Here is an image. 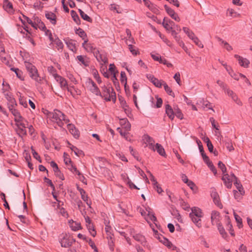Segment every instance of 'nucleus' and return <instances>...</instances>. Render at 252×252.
I'll list each match as a JSON object with an SVG mask.
<instances>
[{
    "label": "nucleus",
    "instance_id": "nucleus-1",
    "mask_svg": "<svg viewBox=\"0 0 252 252\" xmlns=\"http://www.w3.org/2000/svg\"><path fill=\"white\" fill-rule=\"evenodd\" d=\"M46 115L49 120L56 123L60 127H63V122L65 123L69 122V120L66 119L65 115L59 110H55L53 112H47Z\"/></svg>",
    "mask_w": 252,
    "mask_h": 252
},
{
    "label": "nucleus",
    "instance_id": "nucleus-2",
    "mask_svg": "<svg viewBox=\"0 0 252 252\" xmlns=\"http://www.w3.org/2000/svg\"><path fill=\"white\" fill-rule=\"evenodd\" d=\"M14 120L16 123L15 129L17 133L21 137L26 135V128L27 126H28V122L27 120L21 116L15 119Z\"/></svg>",
    "mask_w": 252,
    "mask_h": 252
},
{
    "label": "nucleus",
    "instance_id": "nucleus-3",
    "mask_svg": "<svg viewBox=\"0 0 252 252\" xmlns=\"http://www.w3.org/2000/svg\"><path fill=\"white\" fill-rule=\"evenodd\" d=\"M217 83L222 89L225 94L231 97L233 101L238 105L241 106L242 105V102L239 99L237 95L229 88L226 84L220 80H218Z\"/></svg>",
    "mask_w": 252,
    "mask_h": 252
},
{
    "label": "nucleus",
    "instance_id": "nucleus-4",
    "mask_svg": "<svg viewBox=\"0 0 252 252\" xmlns=\"http://www.w3.org/2000/svg\"><path fill=\"white\" fill-rule=\"evenodd\" d=\"M102 92L99 96L103 98L106 101L111 100L115 102L116 99V93L113 88L106 87L105 85L101 87Z\"/></svg>",
    "mask_w": 252,
    "mask_h": 252
},
{
    "label": "nucleus",
    "instance_id": "nucleus-5",
    "mask_svg": "<svg viewBox=\"0 0 252 252\" xmlns=\"http://www.w3.org/2000/svg\"><path fill=\"white\" fill-rule=\"evenodd\" d=\"M25 65L29 72V76L35 82L40 83L42 80L39 76L37 68L34 65L29 62H25Z\"/></svg>",
    "mask_w": 252,
    "mask_h": 252
},
{
    "label": "nucleus",
    "instance_id": "nucleus-6",
    "mask_svg": "<svg viewBox=\"0 0 252 252\" xmlns=\"http://www.w3.org/2000/svg\"><path fill=\"white\" fill-rule=\"evenodd\" d=\"M94 55L97 61L100 63H102V64H105L108 63L107 54L104 51L96 50L95 52H94Z\"/></svg>",
    "mask_w": 252,
    "mask_h": 252
},
{
    "label": "nucleus",
    "instance_id": "nucleus-7",
    "mask_svg": "<svg viewBox=\"0 0 252 252\" xmlns=\"http://www.w3.org/2000/svg\"><path fill=\"white\" fill-rule=\"evenodd\" d=\"M155 237L168 248L172 249V250L176 248V247L173 246L172 244L167 239L162 235L159 234L157 231L155 232Z\"/></svg>",
    "mask_w": 252,
    "mask_h": 252
},
{
    "label": "nucleus",
    "instance_id": "nucleus-8",
    "mask_svg": "<svg viewBox=\"0 0 252 252\" xmlns=\"http://www.w3.org/2000/svg\"><path fill=\"white\" fill-rule=\"evenodd\" d=\"M3 88L2 89V93L4 95L5 98L7 100H11L12 102H14V98L13 97V95L12 94L9 92L10 90V86L8 84H5L3 82L2 83Z\"/></svg>",
    "mask_w": 252,
    "mask_h": 252
},
{
    "label": "nucleus",
    "instance_id": "nucleus-9",
    "mask_svg": "<svg viewBox=\"0 0 252 252\" xmlns=\"http://www.w3.org/2000/svg\"><path fill=\"white\" fill-rule=\"evenodd\" d=\"M232 174L233 173L229 175L227 173L224 174L221 178L224 184L228 189H230L231 188L232 182L235 180L233 178Z\"/></svg>",
    "mask_w": 252,
    "mask_h": 252
},
{
    "label": "nucleus",
    "instance_id": "nucleus-10",
    "mask_svg": "<svg viewBox=\"0 0 252 252\" xmlns=\"http://www.w3.org/2000/svg\"><path fill=\"white\" fill-rule=\"evenodd\" d=\"M130 234L132 236L133 238L137 242L140 243L142 245H145L146 243V241L145 237L140 233L135 234L134 230L130 229Z\"/></svg>",
    "mask_w": 252,
    "mask_h": 252
},
{
    "label": "nucleus",
    "instance_id": "nucleus-11",
    "mask_svg": "<svg viewBox=\"0 0 252 252\" xmlns=\"http://www.w3.org/2000/svg\"><path fill=\"white\" fill-rule=\"evenodd\" d=\"M90 91L96 95H101V92L95 83L91 79H89L88 82Z\"/></svg>",
    "mask_w": 252,
    "mask_h": 252
},
{
    "label": "nucleus",
    "instance_id": "nucleus-12",
    "mask_svg": "<svg viewBox=\"0 0 252 252\" xmlns=\"http://www.w3.org/2000/svg\"><path fill=\"white\" fill-rule=\"evenodd\" d=\"M72 240L70 239L67 235H65L61 238L60 242L62 247L68 248L71 246L72 243Z\"/></svg>",
    "mask_w": 252,
    "mask_h": 252
},
{
    "label": "nucleus",
    "instance_id": "nucleus-13",
    "mask_svg": "<svg viewBox=\"0 0 252 252\" xmlns=\"http://www.w3.org/2000/svg\"><path fill=\"white\" fill-rule=\"evenodd\" d=\"M88 39H86L84 42L82 43V47L87 51L88 52L93 53L94 55V52H95L97 50L94 47L93 44L91 43H87Z\"/></svg>",
    "mask_w": 252,
    "mask_h": 252
},
{
    "label": "nucleus",
    "instance_id": "nucleus-14",
    "mask_svg": "<svg viewBox=\"0 0 252 252\" xmlns=\"http://www.w3.org/2000/svg\"><path fill=\"white\" fill-rule=\"evenodd\" d=\"M234 57L238 60L239 64L245 68H247L250 64V62L246 58H243L238 55H235Z\"/></svg>",
    "mask_w": 252,
    "mask_h": 252
},
{
    "label": "nucleus",
    "instance_id": "nucleus-15",
    "mask_svg": "<svg viewBox=\"0 0 252 252\" xmlns=\"http://www.w3.org/2000/svg\"><path fill=\"white\" fill-rule=\"evenodd\" d=\"M211 197L213 198L214 202L220 208H222V205L220 201V197L218 193L215 189H213L211 193Z\"/></svg>",
    "mask_w": 252,
    "mask_h": 252
},
{
    "label": "nucleus",
    "instance_id": "nucleus-16",
    "mask_svg": "<svg viewBox=\"0 0 252 252\" xmlns=\"http://www.w3.org/2000/svg\"><path fill=\"white\" fill-rule=\"evenodd\" d=\"M164 8L167 13L170 16V17L174 20L177 22H179L180 19L178 16V14L176 13L171 8L167 6L166 5H164Z\"/></svg>",
    "mask_w": 252,
    "mask_h": 252
},
{
    "label": "nucleus",
    "instance_id": "nucleus-17",
    "mask_svg": "<svg viewBox=\"0 0 252 252\" xmlns=\"http://www.w3.org/2000/svg\"><path fill=\"white\" fill-rule=\"evenodd\" d=\"M147 77L157 87L161 88L162 87L163 81H161L159 80L158 79L155 78L153 75L151 74H148L147 75Z\"/></svg>",
    "mask_w": 252,
    "mask_h": 252
},
{
    "label": "nucleus",
    "instance_id": "nucleus-18",
    "mask_svg": "<svg viewBox=\"0 0 252 252\" xmlns=\"http://www.w3.org/2000/svg\"><path fill=\"white\" fill-rule=\"evenodd\" d=\"M191 212L189 214V216H196L198 218H202L203 216L202 210L196 207H193L191 209Z\"/></svg>",
    "mask_w": 252,
    "mask_h": 252
},
{
    "label": "nucleus",
    "instance_id": "nucleus-19",
    "mask_svg": "<svg viewBox=\"0 0 252 252\" xmlns=\"http://www.w3.org/2000/svg\"><path fill=\"white\" fill-rule=\"evenodd\" d=\"M165 113L171 120H173L174 118V107L172 108L169 104H166Z\"/></svg>",
    "mask_w": 252,
    "mask_h": 252
},
{
    "label": "nucleus",
    "instance_id": "nucleus-20",
    "mask_svg": "<svg viewBox=\"0 0 252 252\" xmlns=\"http://www.w3.org/2000/svg\"><path fill=\"white\" fill-rule=\"evenodd\" d=\"M221 141L224 144L227 149L229 151H232L234 150L232 145V141L228 137H225L224 138H222Z\"/></svg>",
    "mask_w": 252,
    "mask_h": 252
},
{
    "label": "nucleus",
    "instance_id": "nucleus-21",
    "mask_svg": "<svg viewBox=\"0 0 252 252\" xmlns=\"http://www.w3.org/2000/svg\"><path fill=\"white\" fill-rule=\"evenodd\" d=\"M220 213L216 211H212L211 217L212 224L215 225V224H219V221L220 220Z\"/></svg>",
    "mask_w": 252,
    "mask_h": 252
},
{
    "label": "nucleus",
    "instance_id": "nucleus-22",
    "mask_svg": "<svg viewBox=\"0 0 252 252\" xmlns=\"http://www.w3.org/2000/svg\"><path fill=\"white\" fill-rule=\"evenodd\" d=\"M67 129L74 136L75 138H78L79 136V131L74 126L71 124H67Z\"/></svg>",
    "mask_w": 252,
    "mask_h": 252
},
{
    "label": "nucleus",
    "instance_id": "nucleus-23",
    "mask_svg": "<svg viewBox=\"0 0 252 252\" xmlns=\"http://www.w3.org/2000/svg\"><path fill=\"white\" fill-rule=\"evenodd\" d=\"M55 80L59 83L62 89H65L68 86L67 81L61 76H57Z\"/></svg>",
    "mask_w": 252,
    "mask_h": 252
},
{
    "label": "nucleus",
    "instance_id": "nucleus-24",
    "mask_svg": "<svg viewBox=\"0 0 252 252\" xmlns=\"http://www.w3.org/2000/svg\"><path fill=\"white\" fill-rule=\"evenodd\" d=\"M162 25L166 30L170 31L173 29V26H174V23L170 20L164 19Z\"/></svg>",
    "mask_w": 252,
    "mask_h": 252
},
{
    "label": "nucleus",
    "instance_id": "nucleus-25",
    "mask_svg": "<svg viewBox=\"0 0 252 252\" xmlns=\"http://www.w3.org/2000/svg\"><path fill=\"white\" fill-rule=\"evenodd\" d=\"M145 139L146 142L148 143L149 148L153 151H155L154 145L155 140L153 139V138L150 136L146 135H145Z\"/></svg>",
    "mask_w": 252,
    "mask_h": 252
},
{
    "label": "nucleus",
    "instance_id": "nucleus-26",
    "mask_svg": "<svg viewBox=\"0 0 252 252\" xmlns=\"http://www.w3.org/2000/svg\"><path fill=\"white\" fill-rule=\"evenodd\" d=\"M233 178L235 179L234 184L236 186V188L238 190L241 195H243L245 193L242 185L238 182L237 178L234 175V174H232Z\"/></svg>",
    "mask_w": 252,
    "mask_h": 252
},
{
    "label": "nucleus",
    "instance_id": "nucleus-27",
    "mask_svg": "<svg viewBox=\"0 0 252 252\" xmlns=\"http://www.w3.org/2000/svg\"><path fill=\"white\" fill-rule=\"evenodd\" d=\"M3 6L4 9L8 12L12 13L13 12L12 4L8 0H4Z\"/></svg>",
    "mask_w": 252,
    "mask_h": 252
},
{
    "label": "nucleus",
    "instance_id": "nucleus-28",
    "mask_svg": "<svg viewBox=\"0 0 252 252\" xmlns=\"http://www.w3.org/2000/svg\"><path fill=\"white\" fill-rule=\"evenodd\" d=\"M70 227L73 231H77L81 229V226L80 222L74 221L71 220L69 221Z\"/></svg>",
    "mask_w": 252,
    "mask_h": 252
},
{
    "label": "nucleus",
    "instance_id": "nucleus-29",
    "mask_svg": "<svg viewBox=\"0 0 252 252\" xmlns=\"http://www.w3.org/2000/svg\"><path fill=\"white\" fill-rule=\"evenodd\" d=\"M45 17L50 21L52 24L55 25L56 24V16L54 13L51 12H47L45 14Z\"/></svg>",
    "mask_w": 252,
    "mask_h": 252
},
{
    "label": "nucleus",
    "instance_id": "nucleus-30",
    "mask_svg": "<svg viewBox=\"0 0 252 252\" xmlns=\"http://www.w3.org/2000/svg\"><path fill=\"white\" fill-rule=\"evenodd\" d=\"M64 41L67 47L73 52H75L76 50V49L74 41L71 39H68L64 40Z\"/></svg>",
    "mask_w": 252,
    "mask_h": 252
},
{
    "label": "nucleus",
    "instance_id": "nucleus-31",
    "mask_svg": "<svg viewBox=\"0 0 252 252\" xmlns=\"http://www.w3.org/2000/svg\"><path fill=\"white\" fill-rule=\"evenodd\" d=\"M155 151H157L161 156L164 157L166 155L164 149L161 145L157 143L155 146Z\"/></svg>",
    "mask_w": 252,
    "mask_h": 252
},
{
    "label": "nucleus",
    "instance_id": "nucleus-32",
    "mask_svg": "<svg viewBox=\"0 0 252 252\" xmlns=\"http://www.w3.org/2000/svg\"><path fill=\"white\" fill-rule=\"evenodd\" d=\"M191 219L193 223L199 228L201 227L202 226L201 224V218H198L195 216H189Z\"/></svg>",
    "mask_w": 252,
    "mask_h": 252
},
{
    "label": "nucleus",
    "instance_id": "nucleus-33",
    "mask_svg": "<svg viewBox=\"0 0 252 252\" xmlns=\"http://www.w3.org/2000/svg\"><path fill=\"white\" fill-rule=\"evenodd\" d=\"M10 70L14 71L15 73V74H16L17 77L18 78H19L20 79H21L22 80H24V78L23 76V72L21 70H20L19 69H18L17 68H14V67L11 68Z\"/></svg>",
    "mask_w": 252,
    "mask_h": 252
},
{
    "label": "nucleus",
    "instance_id": "nucleus-34",
    "mask_svg": "<svg viewBox=\"0 0 252 252\" xmlns=\"http://www.w3.org/2000/svg\"><path fill=\"white\" fill-rule=\"evenodd\" d=\"M86 226H87L90 233L91 234V235L93 237H95L96 235V232L94 229L93 224L92 223H89V224H86Z\"/></svg>",
    "mask_w": 252,
    "mask_h": 252
},
{
    "label": "nucleus",
    "instance_id": "nucleus-35",
    "mask_svg": "<svg viewBox=\"0 0 252 252\" xmlns=\"http://www.w3.org/2000/svg\"><path fill=\"white\" fill-rule=\"evenodd\" d=\"M197 104H202L201 107L203 108H208L209 109H211L213 111H214V110L212 108V107H210L211 103L207 101H205L203 99V100H200L199 101V102H198Z\"/></svg>",
    "mask_w": 252,
    "mask_h": 252
},
{
    "label": "nucleus",
    "instance_id": "nucleus-36",
    "mask_svg": "<svg viewBox=\"0 0 252 252\" xmlns=\"http://www.w3.org/2000/svg\"><path fill=\"white\" fill-rule=\"evenodd\" d=\"M217 225L218 227V229L219 231L220 234L223 238H226L227 237V233H226L225 229H224L222 225L220 223L218 224Z\"/></svg>",
    "mask_w": 252,
    "mask_h": 252
},
{
    "label": "nucleus",
    "instance_id": "nucleus-37",
    "mask_svg": "<svg viewBox=\"0 0 252 252\" xmlns=\"http://www.w3.org/2000/svg\"><path fill=\"white\" fill-rule=\"evenodd\" d=\"M47 70L51 74L53 75L55 79L57 78V76H59V75L57 73V70L53 66H48L47 68Z\"/></svg>",
    "mask_w": 252,
    "mask_h": 252
},
{
    "label": "nucleus",
    "instance_id": "nucleus-38",
    "mask_svg": "<svg viewBox=\"0 0 252 252\" xmlns=\"http://www.w3.org/2000/svg\"><path fill=\"white\" fill-rule=\"evenodd\" d=\"M162 82H163L162 86H163L164 90L166 92V93L169 95H171V96H172L173 97H174V94L172 92L171 89L164 81H162Z\"/></svg>",
    "mask_w": 252,
    "mask_h": 252
},
{
    "label": "nucleus",
    "instance_id": "nucleus-39",
    "mask_svg": "<svg viewBox=\"0 0 252 252\" xmlns=\"http://www.w3.org/2000/svg\"><path fill=\"white\" fill-rule=\"evenodd\" d=\"M175 115L181 120L183 119V114L181 110L177 106L174 107V116Z\"/></svg>",
    "mask_w": 252,
    "mask_h": 252
},
{
    "label": "nucleus",
    "instance_id": "nucleus-40",
    "mask_svg": "<svg viewBox=\"0 0 252 252\" xmlns=\"http://www.w3.org/2000/svg\"><path fill=\"white\" fill-rule=\"evenodd\" d=\"M71 16H72V18H73V20L75 21V22L79 25L80 24V19L78 16V15H77V13L74 11V10H71Z\"/></svg>",
    "mask_w": 252,
    "mask_h": 252
},
{
    "label": "nucleus",
    "instance_id": "nucleus-41",
    "mask_svg": "<svg viewBox=\"0 0 252 252\" xmlns=\"http://www.w3.org/2000/svg\"><path fill=\"white\" fill-rule=\"evenodd\" d=\"M79 12L80 13V15L82 19L84 20L87 21L89 22H91L92 20V19L86 13H85L81 9H79Z\"/></svg>",
    "mask_w": 252,
    "mask_h": 252
},
{
    "label": "nucleus",
    "instance_id": "nucleus-42",
    "mask_svg": "<svg viewBox=\"0 0 252 252\" xmlns=\"http://www.w3.org/2000/svg\"><path fill=\"white\" fill-rule=\"evenodd\" d=\"M76 33L79 35L84 41L86 39H87L86 33L82 29L80 28H79L78 30H77L76 31Z\"/></svg>",
    "mask_w": 252,
    "mask_h": 252
},
{
    "label": "nucleus",
    "instance_id": "nucleus-43",
    "mask_svg": "<svg viewBox=\"0 0 252 252\" xmlns=\"http://www.w3.org/2000/svg\"><path fill=\"white\" fill-rule=\"evenodd\" d=\"M219 41L221 44L223 45V47L225 48L227 51H230L232 50V47L230 46L227 42L224 41L221 38H219Z\"/></svg>",
    "mask_w": 252,
    "mask_h": 252
},
{
    "label": "nucleus",
    "instance_id": "nucleus-44",
    "mask_svg": "<svg viewBox=\"0 0 252 252\" xmlns=\"http://www.w3.org/2000/svg\"><path fill=\"white\" fill-rule=\"evenodd\" d=\"M53 42H54L55 44L56 45L57 48L58 50H62L63 48V44L62 41L59 39L58 38L55 39V40Z\"/></svg>",
    "mask_w": 252,
    "mask_h": 252
},
{
    "label": "nucleus",
    "instance_id": "nucleus-45",
    "mask_svg": "<svg viewBox=\"0 0 252 252\" xmlns=\"http://www.w3.org/2000/svg\"><path fill=\"white\" fill-rule=\"evenodd\" d=\"M70 148L76 156L79 157L83 155V151L78 149L76 147L72 145L71 147H70Z\"/></svg>",
    "mask_w": 252,
    "mask_h": 252
},
{
    "label": "nucleus",
    "instance_id": "nucleus-46",
    "mask_svg": "<svg viewBox=\"0 0 252 252\" xmlns=\"http://www.w3.org/2000/svg\"><path fill=\"white\" fill-rule=\"evenodd\" d=\"M126 44L128 45V49L130 52L134 55H136L138 53L137 49L136 47L130 44H128V42H126Z\"/></svg>",
    "mask_w": 252,
    "mask_h": 252
},
{
    "label": "nucleus",
    "instance_id": "nucleus-47",
    "mask_svg": "<svg viewBox=\"0 0 252 252\" xmlns=\"http://www.w3.org/2000/svg\"><path fill=\"white\" fill-rule=\"evenodd\" d=\"M233 215L236 221L238 223L239 228L242 226V220L240 216H239L235 212H234Z\"/></svg>",
    "mask_w": 252,
    "mask_h": 252
},
{
    "label": "nucleus",
    "instance_id": "nucleus-48",
    "mask_svg": "<svg viewBox=\"0 0 252 252\" xmlns=\"http://www.w3.org/2000/svg\"><path fill=\"white\" fill-rule=\"evenodd\" d=\"M7 101L9 102V103H8V108H9V110L11 112L13 110L15 109V106L17 105L16 101L14 98V102L13 103L12 102V101H11V100H7Z\"/></svg>",
    "mask_w": 252,
    "mask_h": 252
},
{
    "label": "nucleus",
    "instance_id": "nucleus-49",
    "mask_svg": "<svg viewBox=\"0 0 252 252\" xmlns=\"http://www.w3.org/2000/svg\"><path fill=\"white\" fill-rule=\"evenodd\" d=\"M4 52V50H1L0 52V58L1 61L5 64H8L9 63L8 61L7 60L5 57L3 56L2 54Z\"/></svg>",
    "mask_w": 252,
    "mask_h": 252
},
{
    "label": "nucleus",
    "instance_id": "nucleus-50",
    "mask_svg": "<svg viewBox=\"0 0 252 252\" xmlns=\"http://www.w3.org/2000/svg\"><path fill=\"white\" fill-rule=\"evenodd\" d=\"M218 167L221 170L223 175L226 174V168L225 165L221 162L219 161L218 163Z\"/></svg>",
    "mask_w": 252,
    "mask_h": 252
},
{
    "label": "nucleus",
    "instance_id": "nucleus-51",
    "mask_svg": "<svg viewBox=\"0 0 252 252\" xmlns=\"http://www.w3.org/2000/svg\"><path fill=\"white\" fill-rule=\"evenodd\" d=\"M77 59L78 60V61L81 62V63L83 64V65H84L85 66H87L88 65V62L87 61H85V60H84V57L83 56H81V55L78 56H77Z\"/></svg>",
    "mask_w": 252,
    "mask_h": 252
},
{
    "label": "nucleus",
    "instance_id": "nucleus-52",
    "mask_svg": "<svg viewBox=\"0 0 252 252\" xmlns=\"http://www.w3.org/2000/svg\"><path fill=\"white\" fill-rule=\"evenodd\" d=\"M127 78L125 72L122 71L121 73V81L123 83H126Z\"/></svg>",
    "mask_w": 252,
    "mask_h": 252
},
{
    "label": "nucleus",
    "instance_id": "nucleus-53",
    "mask_svg": "<svg viewBox=\"0 0 252 252\" xmlns=\"http://www.w3.org/2000/svg\"><path fill=\"white\" fill-rule=\"evenodd\" d=\"M67 77L68 78V79L74 84H76L77 83V80L74 77V76L70 73H67Z\"/></svg>",
    "mask_w": 252,
    "mask_h": 252
},
{
    "label": "nucleus",
    "instance_id": "nucleus-54",
    "mask_svg": "<svg viewBox=\"0 0 252 252\" xmlns=\"http://www.w3.org/2000/svg\"><path fill=\"white\" fill-rule=\"evenodd\" d=\"M228 12L230 16L233 17H237L239 16L240 14L236 12L233 9H228Z\"/></svg>",
    "mask_w": 252,
    "mask_h": 252
},
{
    "label": "nucleus",
    "instance_id": "nucleus-55",
    "mask_svg": "<svg viewBox=\"0 0 252 252\" xmlns=\"http://www.w3.org/2000/svg\"><path fill=\"white\" fill-rule=\"evenodd\" d=\"M116 67L114 64H110L109 65V71L111 74L114 73H118L117 71L115 70Z\"/></svg>",
    "mask_w": 252,
    "mask_h": 252
},
{
    "label": "nucleus",
    "instance_id": "nucleus-56",
    "mask_svg": "<svg viewBox=\"0 0 252 252\" xmlns=\"http://www.w3.org/2000/svg\"><path fill=\"white\" fill-rule=\"evenodd\" d=\"M192 41L199 47L201 48H203V45L202 44V43L201 42V41L199 40L197 37H196L195 38H194V39Z\"/></svg>",
    "mask_w": 252,
    "mask_h": 252
},
{
    "label": "nucleus",
    "instance_id": "nucleus-57",
    "mask_svg": "<svg viewBox=\"0 0 252 252\" xmlns=\"http://www.w3.org/2000/svg\"><path fill=\"white\" fill-rule=\"evenodd\" d=\"M32 154L33 156V157L39 161L40 162H41V160L40 159V156L38 155V154L35 151V150L32 147Z\"/></svg>",
    "mask_w": 252,
    "mask_h": 252
},
{
    "label": "nucleus",
    "instance_id": "nucleus-58",
    "mask_svg": "<svg viewBox=\"0 0 252 252\" xmlns=\"http://www.w3.org/2000/svg\"><path fill=\"white\" fill-rule=\"evenodd\" d=\"M89 245L91 247V248L94 250V252H97V248L95 246V244L94 243V241L91 240V239H89Z\"/></svg>",
    "mask_w": 252,
    "mask_h": 252
},
{
    "label": "nucleus",
    "instance_id": "nucleus-59",
    "mask_svg": "<svg viewBox=\"0 0 252 252\" xmlns=\"http://www.w3.org/2000/svg\"><path fill=\"white\" fill-rule=\"evenodd\" d=\"M110 9L112 10H116V12L118 13H121V11H120L118 9H119V6L116 5V4H111L110 5Z\"/></svg>",
    "mask_w": 252,
    "mask_h": 252
},
{
    "label": "nucleus",
    "instance_id": "nucleus-60",
    "mask_svg": "<svg viewBox=\"0 0 252 252\" xmlns=\"http://www.w3.org/2000/svg\"><path fill=\"white\" fill-rule=\"evenodd\" d=\"M39 29L43 31H45L46 30V28L45 27V24L41 21L37 25V29Z\"/></svg>",
    "mask_w": 252,
    "mask_h": 252
},
{
    "label": "nucleus",
    "instance_id": "nucleus-61",
    "mask_svg": "<svg viewBox=\"0 0 252 252\" xmlns=\"http://www.w3.org/2000/svg\"><path fill=\"white\" fill-rule=\"evenodd\" d=\"M174 79L176 80V82L180 85V74L179 72H177L175 73L173 77Z\"/></svg>",
    "mask_w": 252,
    "mask_h": 252
},
{
    "label": "nucleus",
    "instance_id": "nucleus-62",
    "mask_svg": "<svg viewBox=\"0 0 252 252\" xmlns=\"http://www.w3.org/2000/svg\"><path fill=\"white\" fill-rule=\"evenodd\" d=\"M11 112L12 113V114L14 116V119H16V118L17 119L19 117L21 116L20 112L17 110H16V109H14V110H13Z\"/></svg>",
    "mask_w": 252,
    "mask_h": 252
},
{
    "label": "nucleus",
    "instance_id": "nucleus-63",
    "mask_svg": "<svg viewBox=\"0 0 252 252\" xmlns=\"http://www.w3.org/2000/svg\"><path fill=\"white\" fill-rule=\"evenodd\" d=\"M44 32H45V33L46 35L48 36L50 40L51 41L53 42V38L52 37V34L51 31L46 29Z\"/></svg>",
    "mask_w": 252,
    "mask_h": 252
},
{
    "label": "nucleus",
    "instance_id": "nucleus-64",
    "mask_svg": "<svg viewBox=\"0 0 252 252\" xmlns=\"http://www.w3.org/2000/svg\"><path fill=\"white\" fill-rule=\"evenodd\" d=\"M181 204L185 210H188L189 208V205L183 200L181 202Z\"/></svg>",
    "mask_w": 252,
    "mask_h": 252
}]
</instances>
